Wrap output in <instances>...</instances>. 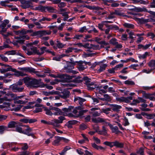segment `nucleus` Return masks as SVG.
Masks as SVG:
<instances>
[{
	"mask_svg": "<svg viewBox=\"0 0 155 155\" xmlns=\"http://www.w3.org/2000/svg\"><path fill=\"white\" fill-rule=\"evenodd\" d=\"M7 95L9 96L12 98H8L6 97L0 98V104L3 103L9 106H11L12 107H14L15 106L14 104H11L9 103L4 102V101H11L13 100H14V103H15L21 104H25L26 102V98L24 97L25 96V95L17 96L16 95L13 94H7Z\"/></svg>",
	"mask_w": 155,
	"mask_h": 155,
	"instance_id": "1",
	"label": "nucleus"
},
{
	"mask_svg": "<svg viewBox=\"0 0 155 155\" xmlns=\"http://www.w3.org/2000/svg\"><path fill=\"white\" fill-rule=\"evenodd\" d=\"M92 122L95 123H104V124H107L110 127L112 132L117 133L119 132L118 127L117 126L114 127L113 125L106 122V120L104 118L99 117L97 118H92L91 119Z\"/></svg>",
	"mask_w": 155,
	"mask_h": 155,
	"instance_id": "2",
	"label": "nucleus"
},
{
	"mask_svg": "<svg viewBox=\"0 0 155 155\" xmlns=\"http://www.w3.org/2000/svg\"><path fill=\"white\" fill-rule=\"evenodd\" d=\"M28 49L26 51V53L28 55H31L37 54H40L39 51L37 50V48L36 47L31 46L28 44L27 45Z\"/></svg>",
	"mask_w": 155,
	"mask_h": 155,
	"instance_id": "3",
	"label": "nucleus"
},
{
	"mask_svg": "<svg viewBox=\"0 0 155 155\" xmlns=\"http://www.w3.org/2000/svg\"><path fill=\"white\" fill-rule=\"evenodd\" d=\"M83 79L84 83L86 85L88 90H92L96 87L97 85L94 82L91 81L90 79L88 78L87 77H84Z\"/></svg>",
	"mask_w": 155,
	"mask_h": 155,
	"instance_id": "4",
	"label": "nucleus"
},
{
	"mask_svg": "<svg viewBox=\"0 0 155 155\" xmlns=\"http://www.w3.org/2000/svg\"><path fill=\"white\" fill-rule=\"evenodd\" d=\"M32 131V128H31L28 125L24 126V128H23V131L22 134L27 135L28 136H31L33 138H35V136L33 133H31Z\"/></svg>",
	"mask_w": 155,
	"mask_h": 155,
	"instance_id": "5",
	"label": "nucleus"
},
{
	"mask_svg": "<svg viewBox=\"0 0 155 155\" xmlns=\"http://www.w3.org/2000/svg\"><path fill=\"white\" fill-rule=\"evenodd\" d=\"M48 33L45 31H39L33 32L31 34L32 36H37L40 37L48 34Z\"/></svg>",
	"mask_w": 155,
	"mask_h": 155,
	"instance_id": "6",
	"label": "nucleus"
},
{
	"mask_svg": "<svg viewBox=\"0 0 155 155\" xmlns=\"http://www.w3.org/2000/svg\"><path fill=\"white\" fill-rule=\"evenodd\" d=\"M19 121L26 124L28 123L31 124L36 122L37 120L35 118L31 119L29 117H25L24 118L20 119Z\"/></svg>",
	"mask_w": 155,
	"mask_h": 155,
	"instance_id": "7",
	"label": "nucleus"
},
{
	"mask_svg": "<svg viewBox=\"0 0 155 155\" xmlns=\"http://www.w3.org/2000/svg\"><path fill=\"white\" fill-rule=\"evenodd\" d=\"M16 84H13L10 86L12 91L15 92H19L22 91L24 89L23 87H19Z\"/></svg>",
	"mask_w": 155,
	"mask_h": 155,
	"instance_id": "8",
	"label": "nucleus"
},
{
	"mask_svg": "<svg viewBox=\"0 0 155 155\" xmlns=\"http://www.w3.org/2000/svg\"><path fill=\"white\" fill-rule=\"evenodd\" d=\"M59 78L63 79V80L64 82H68L70 80H71L74 76H70L67 74H63L59 75Z\"/></svg>",
	"mask_w": 155,
	"mask_h": 155,
	"instance_id": "9",
	"label": "nucleus"
},
{
	"mask_svg": "<svg viewBox=\"0 0 155 155\" xmlns=\"http://www.w3.org/2000/svg\"><path fill=\"white\" fill-rule=\"evenodd\" d=\"M87 63L85 61H80L78 62L77 68L80 71L84 70L86 68Z\"/></svg>",
	"mask_w": 155,
	"mask_h": 155,
	"instance_id": "10",
	"label": "nucleus"
},
{
	"mask_svg": "<svg viewBox=\"0 0 155 155\" xmlns=\"http://www.w3.org/2000/svg\"><path fill=\"white\" fill-rule=\"evenodd\" d=\"M39 81L38 80L32 78L28 87H38Z\"/></svg>",
	"mask_w": 155,
	"mask_h": 155,
	"instance_id": "11",
	"label": "nucleus"
},
{
	"mask_svg": "<svg viewBox=\"0 0 155 155\" xmlns=\"http://www.w3.org/2000/svg\"><path fill=\"white\" fill-rule=\"evenodd\" d=\"M138 21L140 23L144 24L150 22L155 21V19H153L151 17L147 19H144L143 18H139Z\"/></svg>",
	"mask_w": 155,
	"mask_h": 155,
	"instance_id": "12",
	"label": "nucleus"
},
{
	"mask_svg": "<svg viewBox=\"0 0 155 155\" xmlns=\"http://www.w3.org/2000/svg\"><path fill=\"white\" fill-rule=\"evenodd\" d=\"M52 2V3L54 4H59L58 6L60 8H63L66 5V4L64 2H61V0H49Z\"/></svg>",
	"mask_w": 155,
	"mask_h": 155,
	"instance_id": "13",
	"label": "nucleus"
},
{
	"mask_svg": "<svg viewBox=\"0 0 155 155\" xmlns=\"http://www.w3.org/2000/svg\"><path fill=\"white\" fill-rule=\"evenodd\" d=\"M84 99L82 98L79 97H77L74 98V101L75 102L78 103L81 105L83 104V102L85 101Z\"/></svg>",
	"mask_w": 155,
	"mask_h": 155,
	"instance_id": "14",
	"label": "nucleus"
},
{
	"mask_svg": "<svg viewBox=\"0 0 155 155\" xmlns=\"http://www.w3.org/2000/svg\"><path fill=\"white\" fill-rule=\"evenodd\" d=\"M74 68V65L70 63H69L68 64V65L67 67H65L64 68V70L66 72H70Z\"/></svg>",
	"mask_w": 155,
	"mask_h": 155,
	"instance_id": "15",
	"label": "nucleus"
},
{
	"mask_svg": "<svg viewBox=\"0 0 155 155\" xmlns=\"http://www.w3.org/2000/svg\"><path fill=\"white\" fill-rule=\"evenodd\" d=\"M70 92L68 90H64L60 94V97L63 98H66L69 97Z\"/></svg>",
	"mask_w": 155,
	"mask_h": 155,
	"instance_id": "16",
	"label": "nucleus"
},
{
	"mask_svg": "<svg viewBox=\"0 0 155 155\" xmlns=\"http://www.w3.org/2000/svg\"><path fill=\"white\" fill-rule=\"evenodd\" d=\"M110 106L111 107L112 110L114 111L117 112H118L120 111V109L122 108L121 106L115 104H111Z\"/></svg>",
	"mask_w": 155,
	"mask_h": 155,
	"instance_id": "17",
	"label": "nucleus"
},
{
	"mask_svg": "<svg viewBox=\"0 0 155 155\" xmlns=\"http://www.w3.org/2000/svg\"><path fill=\"white\" fill-rule=\"evenodd\" d=\"M18 69L30 73H35V69L31 67L18 68Z\"/></svg>",
	"mask_w": 155,
	"mask_h": 155,
	"instance_id": "18",
	"label": "nucleus"
},
{
	"mask_svg": "<svg viewBox=\"0 0 155 155\" xmlns=\"http://www.w3.org/2000/svg\"><path fill=\"white\" fill-rule=\"evenodd\" d=\"M13 72L15 73L14 75L16 77H19L20 76L23 77L26 75V74L23 72L16 70L14 68Z\"/></svg>",
	"mask_w": 155,
	"mask_h": 155,
	"instance_id": "19",
	"label": "nucleus"
},
{
	"mask_svg": "<svg viewBox=\"0 0 155 155\" xmlns=\"http://www.w3.org/2000/svg\"><path fill=\"white\" fill-rule=\"evenodd\" d=\"M153 94L144 93L143 94V97L146 99H149L151 101H154L155 99Z\"/></svg>",
	"mask_w": 155,
	"mask_h": 155,
	"instance_id": "20",
	"label": "nucleus"
},
{
	"mask_svg": "<svg viewBox=\"0 0 155 155\" xmlns=\"http://www.w3.org/2000/svg\"><path fill=\"white\" fill-rule=\"evenodd\" d=\"M35 9L40 11L42 12H46V10L48 11V7H44L40 5L35 8Z\"/></svg>",
	"mask_w": 155,
	"mask_h": 155,
	"instance_id": "21",
	"label": "nucleus"
},
{
	"mask_svg": "<svg viewBox=\"0 0 155 155\" xmlns=\"http://www.w3.org/2000/svg\"><path fill=\"white\" fill-rule=\"evenodd\" d=\"M148 66L151 68V69L152 71L155 69V60H150L148 63Z\"/></svg>",
	"mask_w": 155,
	"mask_h": 155,
	"instance_id": "22",
	"label": "nucleus"
},
{
	"mask_svg": "<svg viewBox=\"0 0 155 155\" xmlns=\"http://www.w3.org/2000/svg\"><path fill=\"white\" fill-rule=\"evenodd\" d=\"M104 25H105L107 27H109L110 26L107 25L105 23L104 21H101V22L98 24V27L99 29L101 31H104V30L103 29Z\"/></svg>",
	"mask_w": 155,
	"mask_h": 155,
	"instance_id": "23",
	"label": "nucleus"
},
{
	"mask_svg": "<svg viewBox=\"0 0 155 155\" xmlns=\"http://www.w3.org/2000/svg\"><path fill=\"white\" fill-rule=\"evenodd\" d=\"M32 78L29 77H26L23 78L24 83L27 87H28L30 84V82Z\"/></svg>",
	"mask_w": 155,
	"mask_h": 155,
	"instance_id": "24",
	"label": "nucleus"
},
{
	"mask_svg": "<svg viewBox=\"0 0 155 155\" xmlns=\"http://www.w3.org/2000/svg\"><path fill=\"white\" fill-rule=\"evenodd\" d=\"M133 9L134 12H137L147 11V9L145 8H142L140 7H135L134 8H133Z\"/></svg>",
	"mask_w": 155,
	"mask_h": 155,
	"instance_id": "25",
	"label": "nucleus"
},
{
	"mask_svg": "<svg viewBox=\"0 0 155 155\" xmlns=\"http://www.w3.org/2000/svg\"><path fill=\"white\" fill-rule=\"evenodd\" d=\"M55 140L52 143V144L54 145H58L59 142L61 141V138L58 136L55 137Z\"/></svg>",
	"mask_w": 155,
	"mask_h": 155,
	"instance_id": "26",
	"label": "nucleus"
},
{
	"mask_svg": "<svg viewBox=\"0 0 155 155\" xmlns=\"http://www.w3.org/2000/svg\"><path fill=\"white\" fill-rule=\"evenodd\" d=\"M99 134L104 136H107V130L106 127L103 126L102 127V130H100L99 131Z\"/></svg>",
	"mask_w": 155,
	"mask_h": 155,
	"instance_id": "27",
	"label": "nucleus"
},
{
	"mask_svg": "<svg viewBox=\"0 0 155 155\" xmlns=\"http://www.w3.org/2000/svg\"><path fill=\"white\" fill-rule=\"evenodd\" d=\"M107 65L106 64H103L100 65V68L97 70V72L98 73H101V72L104 71L105 69L107 67Z\"/></svg>",
	"mask_w": 155,
	"mask_h": 155,
	"instance_id": "28",
	"label": "nucleus"
},
{
	"mask_svg": "<svg viewBox=\"0 0 155 155\" xmlns=\"http://www.w3.org/2000/svg\"><path fill=\"white\" fill-rule=\"evenodd\" d=\"M113 13V14H114L122 16L123 17H127L128 16L124 14V13L121 12L119 10H115Z\"/></svg>",
	"mask_w": 155,
	"mask_h": 155,
	"instance_id": "29",
	"label": "nucleus"
},
{
	"mask_svg": "<svg viewBox=\"0 0 155 155\" xmlns=\"http://www.w3.org/2000/svg\"><path fill=\"white\" fill-rule=\"evenodd\" d=\"M18 122L15 121H11L8 124V127L9 128H13L17 126V124H18Z\"/></svg>",
	"mask_w": 155,
	"mask_h": 155,
	"instance_id": "30",
	"label": "nucleus"
},
{
	"mask_svg": "<svg viewBox=\"0 0 155 155\" xmlns=\"http://www.w3.org/2000/svg\"><path fill=\"white\" fill-rule=\"evenodd\" d=\"M114 146L121 148L124 147V144L123 143H120L117 141H115L114 142Z\"/></svg>",
	"mask_w": 155,
	"mask_h": 155,
	"instance_id": "31",
	"label": "nucleus"
},
{
	"mask_svg": "<svg viewBox=\"0 0 155 155\" xmlns=\"http://www.w3.org/2000/svg\"><path fill=\"white\" fill-rule=\"evenodd\" d=\"M123 25L126 28L132 29L134 28V25L132 24L125 23L123 24Z\"/></svg>",
	"mask_w": 155,
	"mask_h": 155,
	"instance_id": "32",
	"label": "nucleus"
},
{
	"mask_svg": "<svg viewBox=\"0 0 155 155\" xmlns=\"http://www.w3.org/2000/svg\"><path fill=\"white\" fill-rule=\"evenodd\" d=\"M101 113V112H98L97 111L90 112V113L92 114V117H94L100 116Z\"/></svg>",
	"mask_w": 155,
	"mask_h": 155,
	"instance_id": "33",
	"label": "nucleus"
},
{
	"mask_svg": "<svg viewBox=\"0 0 155 155\" xmlns=\"http://www.w3.org/2000/svg\"><path fill=\"white\" fill-rule=\"evenodd\" d=\"M116 100L117 101L120 102H124L126 103V102H127V100H126L125 97H117L116 98Z\"/></svg>",
	"mask_w": 155,
	"mask_h": 155,
	"instance_id": "34",
	"label": "nucleus"
},
{
	"mask_svg": "<svg viewBox=\"0 0 155 155\" xmlns=\"http://www.w3.org/2000/svg\"><path fill=\"white\" fill-rule=\"evenodd\" d=\"M74 107H73V109H72V111L71 112H72L74 114H75V115H77L78 113V111L77 110H81V109H83L84 108L82 107V106L81 107H78L76 108V109H74Z\"/></svg>",
	"mask_w": 155,
	"mask_h": 155,
	"instance_id": "35",
	"label": "nucleus"
},
{
	"mask_svg": "<svg viewBox=\"0 0 155 155\" xmlns=\"http://www.w3.org/2000/svg\"><path fill=\"white\" fill-rule=\"evenodd\" d=\"M31 3L29 1H26L23 5V7L24 8H28L31 6Z\"/></svg>",
	"mask_w": 155,
	"mask_h": 155,
	"instance_id": "36",
	"label": "nucleus"
},
{
	"mask_svg": "<svg viewBox=\"0 0 155 155\" xmlns=\"http://www.w3.org/2000/svg\"><path fill=\"white\" fill-rule=\"evenodd\" d=\"M149 53L147 52H145L144 54L141 55L139 54L138 57L140 59H144L147 56H149Z\"/></svg>",
	"mask_w": 155,
	"mask_h": 155,
	"instance_id": "37",
	"label": "nucleus"
},
{
	"mask_svg": "<svg viewBox=\"0 0 155 155\" xmlns=\"http://www.w3.org/2000/svg\"><path fill=\"white\" fill-rule=\"evenodd\" d=\"M9 23V21L8 20H5L0 25V28H4L6 27V25Z\"/></svg>",
	"mask_w": 155,
	"mask_h": 155,
	"instance_id": "38",
	"label": "nucleus"
},
{
	"mask_svg": "<svg viewBox=\"0 0 155 155\" xmlns=\"http://www.w3.org/2000/svg\"><path fill=\"white\" fill-rule=\"evenodd\" d=\"M63 85L64 87H67V89H71V87H72L73 86V84H71L70 83L67 82L63 84Z\"/></svg>",
	"mask_w": 155,
	"mask_h": 155,
	"instance_id": "39",
	"label": "nucleus"
},
{
	"mask_svg": "<svg viewBox=\"0 0 155 155\" xmlns=\"http://www.w3.org/2000/svg\"><path fill=\"white\" fill-rule=\"evenodd\" d=\"M59 124L57 121H56V119L54 120L53 122H51L50 123H49V124H51L55 127H59L60 126Z\"/></svg>",
	"mask_w": 155,
	"mask_h": 155,
	"instance_id": "40",
	"label": "nucleus"
},
{
	"mask_svg": "<svg viewBox=\"0 0 155 155\" xmlns=\"http://www.w3.org/2000/svg\"><path fill=\"white\" fill-rule=\"evenodd\" d=\"M7 128L6 127L3 125L0 126V134H3L4 131L7 130Z\"/></svg>",
	"mask_w": 155,
	"mask_h": 155,
	"instance_id": "41",
	"label": "nucleus"
},
{
	"mask_svg": "<svg viewBox=\"0 0 155 155\" xmlns=\"http://www.w3.org/2000/svg\"><path fill=\"white\" fill-rule=\"evenodd\" d=\"M110 44H112L113 45H116L117 44L118 42H117V40L115 38H113L110 40L109 41Z\"/></svg>",
	"mask_w": 155,
	"mask_h": 155,
	"instance_id": "42",
	"label": "nucleus"
},
{
	"mask_svg": "<svg viewBox=\"0 0 155 155\" xmlns=\"http://www.w3.org/2000/svg\"><path fill=\"white\" fill-rule=\"evenodd\" d=\"M87 30V29L86 28V27L84 26L80 28L78 30V32L81 33L86 32Z\"/></svg>",
	"mask_w": 155,
	"mask_h": 155,
	"instance_id": "43",
	"label": "nucleus"
},
{
	"mask_svg": "<svg viewBox=\"0 0 155 155\" xmlns=\"http://www.w3.org/2000/svg\"><path fill=\"white\" fill-rule=\"evenodd\" d=\"M54 32V33H56L58 31V28L56 26H51L49 27Z\"/></svg>",
	"mask_w": 155,
	"mask_h": 155,
	"instance_id": "44",
	"label": "nucleus"
},
{
	"mask_svg": "<svg viewBox=\"0 0 155 155\" xmlns=\"http://www.w3.org/2000/svg\"><path fill=\"white\" fill-rule=\"evenodd\" d=\"M114 142H109L108 141H105L104 142V143L105 145L110 146V147H112L114 146Z\"/></svg>",
	"mask_w": 155,
	"mask_h": 155,
	"instance_id": "45",
	"label": "nucleus"
},
{
	"mask_svg": "<svg viewBox=\"0 0 155 155\" xmlns=\"http://www.w3.org/2000/svg\"><path fill=\"white\" fill-rule=\"evenodd\" d=\"M72 109H73V107L71 106L69 107L68 108H64L62 109L63 111L66 112H68L72 111Z\"/></svg>",
	"mask_w": 155,
	"mask_h": 155,
	"instance_id": "46",
	"label": "nucleus"
},
{
	"mask_svg": "<svg viewBox=\"0 0 155 155\" xmlns=\"http://www.w3.org/2000/svg\"><path fill=\"white\" fill-rule=\"evenodd\" d=\"M65 119V117L63 116H60L58 118V119H56V121H57L58 123H62L63 121Z\"/></svg>",
	"mask_w": 155,
	"mask_h": 155,
	"instance_id": "47",
	"label": "nucleus"
},
{
	"mask_svg": "<svg viewBox=\"0 0 155 155\" xmlns=\"http://www.w3.org/2000/svg\"><path fill=\"white\" fill-rule=\"evenodd\" d=\"M87 111V110H80L78 112V114L76 115V117H78L80 116H81L83 115Z\"/></svg>",
	"mask_w": 155,
	"mask_h": 155,
	"instance_id": "48",
	"label": "nucleus"
},
{
	"mask_svg": "<svg viewBox=\"0 0 155 155\" xmlns=\"http://www.w3.org/2000/svg\"><path fill=\"white\" fill-rule=\"evenodd\" d=\"M124 84H125L132 85L135 84L134 82L131 81L127 80L124 81Z\"/></svg>",
	"mask_w": 155,
	"mask_h": 155,
	"instance_id": "49",
	"label": "nucleus"
},
{
	"mask_svg": "<svg viewBox=\"0 0 155 155\" xmlns=\"http://www.w3.org/2000/svg\"><path fill=\"white\" fill-rule=\"evenodd\" d=\"M128 35H129V38L130 39H133L136 37L134 33L132 31H130L129 33H128Z\"/></svg>",
	"mask_w": 155,
	"mask_h": 155,
	"instance_id": "50",
	"label": "nucleus"
},
{
	"mask_svg": "<svg viewBox=\"0 0 155 155\" xmlns=\"http://www.w3.org/2000/svg\"><path fill=\"white\" fill-rule=\"evenodd\" d=\"M104 98H103V100L108 101L110 100V96L107 94H105L104 95Z\"/></svg>",
	"mask_w": 155,
	"mask_h": 155,
	"instance_id": "51",
	"label": "nucleus"
},
{
	"mask_svg": "<svg viewBox=\"0 0 155 155\" xmlns=\"http://www.w3.org/2000/svg\"><path fill=\"white\" fill-rule=\"evenodd\" d=\"M47 48L45 47H41L40 49L41 50V52H39V53L40 54H38V55H41L43 54L45 52V51H46V49Z\"/></svg>",
	"mask_w": 155,
	"mask_h": 155,
	"instance_id": "52",
	"label": "nucleus"
},
{
	"mask_svg": "<svg viewBox=\"0 0 155 155\" xmlns=\"http://www.w3.org/2000/svg\"><path fill=\"white\" fill-rule=\"evenodd\" d=\"M84 77L83 78H80V77H78L76 79L75 81L77 83H80L84 81Z\"/></svg>",
	"mask_w": 155,
	"mask_h": 155,
	"instance_id": "53",
	"label": "nucleus"
},
{
	"mask_svg": "<svg viewBox=\"0 0 155 155\" xmlns=\"http://www.w3.org/2000/svg\"><path fill=\"white\" fill-rule=\"evenodd\" d=\"M65 24L64 23H61L60 25L57 27L58 29L60 31H62Z\"/></svg>",
	"mask_w": 155,
	"mask_h": 155,
	"instance_id": "54",
	"label": "nucleus"
},
{
	"mask_svg": "<svg viewBox=\"0 0 155 155\" xmlns=\"http://www.w3.org/2000/svg\"><path fill=\"white\" fill-rule=\"evenodd\" d=\"M102 87V86H100L98 87V88H99V92L100 94H102L103 93H106L107 92V90H104V89H101L100 88Z\"/></svg>",
	"mask_w": 155,
	"mask_h": 155,
	"instance_id": "55",
	"label": "nucleus"
},
{
	"mask_svg": "<svg viewBox=\"0 0 155 155\" xmlns=\"http://www.w3.org/2000/svg\"><path fill=\"white\" fill-rule=\"evenodd\" d=\"M8 54V55H14L16 54V52L15 50H12L10 51H8L6 52L5 54Z\"/></svg>",
	"mask_w": 155,
	"mask_h": 155,
	"instance_id": "56",
	"label": "nucleus"
},
{
	"mask_svg": "<svg viewBox=\"0 0 155 155\" xmlns=\"http://www.w3.org/2000/svg\"><path fill=\"white\" fill-rule=\"evenodd\" d=\"M137 153L140 154L141 155H143L144 150L143 148L141 147L139 150L137 151Z\"/></svg>",
	"mask_w": 155,
	"mask_h": 155,
	"instance_id": "57",
	"label": "nucleus"
},
{
	"mask_svg": "<svg viewBox=\"0 0 155 155\" xmlns=\"http://www.w3.org/2000/svg\"><path fill=\"white\" fill-rule=\"evenodd\" d=\"M65 45L63 44L62 43L58 42L57 44V47L59 48H62L65 46Z\"/></svg>",
	"mask_w": 155,
	"mask_h": 155,
	"instance_id": "58",
	"label": "nucleus"
},
{
	"mask_svg": "<svg viewBox=\"0 0 155 155\" xmlns=\"http://www.w3.org/2000/svg\"><path fill=\"white\" fill-rule=\"evenodd\" d=\"M124 66V65L122 64H118L116 65L114 67V69H116V70L117 71L119 69H120L121 68H122Z\"/></svg>",
	"mask_w": 155,
	"mask_h": 155,
	"instance_id": "59",
	"label": "nucleus"
},
{
	"mask_svg": "<svg viewBox=\"0 0 155 155\" xmlns=\"http://www.w3.org/2000/svg\"><path fill=\"white\" fill-rule=\"evenodd\" d=\"M0 57L2 60L3 61H4L5 62H7L8 61V58L3 54L0 55Z\"/></svg>",
	"mask_w": 155,
	"mask_h": 155,
	"instance_id": "60",
	"label": "nucleus"
},
{
	"mask_svg": "<svg viewBox=\"0 0 155 155\" xmlns=\"http://www.w3.org/2000/svg\"><path fill=\"white\" fill-rule=\"evenodd\" d=\"M114 12H110V15H108V17H107V18L108 19H112L115 18V16L114 15V14H113Z\"/></svg>",
	"mask_w": 155,
	"mask_h": 155,
	"instance_id": "61",
	"label": "nucleus"
},
{
	"mask_svg": "<svg viewBox=\"0 0 155 155\" xmlns=\"http://www.w3.org/2000/svg\"><path fill=\"white\" fill-rule=\"evenodd\" d=\"M97 47L98 46L97 45H96L92 44H91L90 45V46L88 47V48L89 49H96Z\"/></svg>",
	"mask_w": 155,
	"mask_h": 155,
	"instance_id": "62",
	"label": "nucleus"
},
{
	"mask_svg": "<svg viewBox=\"0 0 155 155\" xmlns=\"http://www.w3.org/2000/svg\"><path fill=\"white\" fill-rule=\"evenodd\" d=\"M74 49L73 48H69L65 50V52L67 54H68L70 53Z\"/></svg>",
	"mask_w": 155,
	"mask_h": 155,
	"instance_id": "63",
	"label": "nucleus"
},
{
	"mask_svg": "<svg viewBox=\"0 0 155 155\" xmlns=\"http://www.w3.org/2000/svg\"><path fill=\"white\" fill-rule=\"evenodd\" d=\"M29 153L28 151H25L19 153L18 155H29Z\"/></svg>",
	"mask_w": 155,
	"mask_h": 155,
	"instance_id": "64",
	"label": "nucleus"
}]
</instances>
